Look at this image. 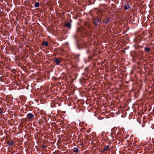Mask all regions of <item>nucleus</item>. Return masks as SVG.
<instances>
[{
  "mask_svg": "<svg viewBox=\"0 0 154 154\" xmlns=\"http://www.w3.org/2000/svg\"><path fill=\"white\" fill-rule=\"evenodd\" d=\"M93 23L95 26L99 25L100 23H102L101 21L98 18H94L92 19Z\"/></svg>",
  "mask_w": 154,
  "mask_h": 154,
  "instance_id": "1",
  "label": "nucleus"
},
{
  "mask_svg": "<svg viewBox=\"0 0 154 154\" xmlns=\"http://www.w3.org/2000/svg\"><path fill=\"white\" fill-rule=\"evenodd\" d=\"M61 61L58 58H55L53 61V63L55 65H60Z\"/></svg>",
  "mask_w": 154,
  "mask_h": 154,
  "instance_id": "2",
  "label": "nucleus"
},
{
  "mask_svg": "<svg viewBox=\"0 0 154 154\" xmlns=\"http://www.w3.org/2000/svg\"><path fill=\"white\" fill-rule=\"evenodd\" d=\"M87 29L86 27L78 28L77 29V32H80L82 34L83 33V31H86Z\"/></svg>",
  "mask_w": 154,
  "mask_h": 154,
  "instance_id": "3",
  "label": "nucleus"
},
{
  "mask_svg": "<svg viewBox=\"0 0 154 154\" xmlns=\"http://www.w3.org/2000/svg\"><path fill=\"white\" fill-rule=\"evenodd\" d=\"M34 117V115L31 113H29L27 115L26 118L28 120H30Z\"/></svg>",
  "mask_w": 154,
  "mask_h": 154,
  "instance_id": "4",
  "label": "nucleus"
},
{
  "mask_svg": "<svg viewBox=\"0 0 154 154\" xmlns=\"http://www.w3.org/2000/svg\"><path fill=\"white\" fill-rule=\"evenodd\" d=\"M146 46L144 48V51L146 53H148L149 51H151L150 48L149 47L147 44H146Z\"/></svg>",
  "mask_w": 154,
  "mask_h": 154,
  "instance_id": "5",
  "label": "nucleus"
},
{
  "mask_svg": "<svg viewBox=\"0 0 154 154\" xmlns=\"http://www.w3.org/2000/svg\"><path fill=\"white\" fill-rule=\"evenodd\" d=\"M111 148L109 147L108 145H106L105 147L103 149V150L102 151V152H105L106 151H110Z\"/></svg>",
  "mask_w": 154,
  "mask_h": 154,
  "instance_id": "6",
  "label": "nucleus"
},
{
  "mask_svg": "<svg viewBox=\"0 0 154 154\" xmlns=\"http://www.w3.org/2000/svg\"><path fill=\"white\" fill-rule=\"evenodd\" d=\"M7 143L9 146H11L14 145V141L13 140H11V141L9 140H8L6 142Z\"/></svg>",
  "mask_w": 154,
  "mask_h": 154,
  "instance_id": "7",
  "label": "nucleus"
},
{
  "mask_svg": "<svg viewBox=\"0 0 154 154\" xmlns=\"http://www.w3.org/2000/svg\"><path fill=\"white\" fill-rule=\"evenodd\" d=\"M65 26L69 28L70 29L71 28V23L70 22H66L65 23Z\"/></svg>",
  "mask_w": 154,
  "mask_h": 154,
  "instance_id": "8",
  "label": "nucleus"
},
{
  "mask_svg": "<svg viewBox=\"0 0 154 154\" xmlns=\"http://www.w3.org/2000/svg\"><path fill=\"white\" fill-rule=\"evenodd\" d=\"M91 34V32L89 31H83V33L82 34L83 35H87L89 36Z\"/></svg>",
  "mask_w": 154,
  "mask_h": 154,
  "instance_id": "9",
  "label": "nucleus"
},
{
  "mask_svg": "<svg viewBox=\"0 0 154 154\" xmlns=\"http://www.w3.org/2000/svg\"><path fill=\"white\" fill-rule=\"evenodd\" d=\"M109 21V18H106L105 19L103 20V23L107 24Z\"/></svg>",
  "mask_w": 154,
  "mask_h": 154,
  "instance_id": "10",
  "label": "nucleus"
},
{
  "mask_svg": "<svg viewBox=\"0 0 154 154\" xmlns=\"http://www.w3.org/2000/svg\"><path fill=\"white\" fill-rule=\"evenodd\" d=\"M130 8V5L128 4L127 5H125L124 6V8L125 10L129 9Z\"/></svg>",
  "mask_w": 154,
  "mask_h": 154,
  "instance_id": "11",
  "label": "nucleus"
},
{
  "mask_svg": "<svg viewBox=\"0 0 154 154\" xmlns=\"http://www.w3.org/2000/svg\"><path fill=\"white\" fill-rule=\"evenodd\" d=\"M77 35H75L73 36V38L74 40H75L76 43H77L78 42V40L77 39Z\"/></svg>",
  "mask_w": 154,
  "mask_h": 154,
  "instance_id": "12",
  "label": "nucleus"
},
{
  "mask_svg": "<svg viewBox=\"0 0 154 154\" xmlns=\"http://www.w3.org/2000/svg\"><path fill=\"white\" fill-rule=\"evenodd\" d=\"M48 44V42H46V41H44L42 43V45H45V46H47Z\"/></svg>",
  "mask_w": 154,
  "mask_h": 154,
  "instance_id": "13",
  "label": "nucleus"
},
{
  "mask_svg": "<svg viewBox=\"0 0 154 154\" xmlns=\"http://www.w3.org/2000/svg\"><path fill=\"white\" fill-rule=\"evenodd\" d=\"M73 152L76 153H78L79 152V149L77 148H74L73 149Z\"/></svg>",
  "mask_w": 154,
  "mask_h": 154,
  "instance_id": "14",
  "label": "nucleus"
},
{
  "mask_svg": "<svg viewBox=\"0 0 154 154\" xmlns=\"http://www.w3.org/2000/svg\"><path fill=\"white\" fill-rule=\"evenodd\" d=\"M40 5L39 3L38 2H36L34 5V6L35 8H37Z\"/></svg>",
  "mask_w": 154,
  "mask_h": 154,
  "instance_id": "15",
  "label": "nucleus"
},
{
  "mask_svg": "<svg viewBox=\"0 0 154 154\" xmlns=\"http://www.w3.org/2000/svg\"><path fill=\"white\" fill-rule=\"evenodd\" d=\"M93 57V56L91 55L88 56V61H89L91 59H92Z\"/></svg>",
  "mask_w": 154,
  "mask_h": 154,
  "instance_id": "16",
  "label": "nucleus"
},
{
  "mask_svg": "<svg viewBox=\"0 0 154 154\" xmlns=\"http://www.w3.org/2000/svg\"><path fill=\"white\" fill-rule=\"evenodd\" d=\"M3 112L2 109L1 108H0V114H1Z\"/></svg>",
  "mask_w": 154,
  "mask_h": 154,
  "instance_id": "17",
  "label": "nucleus"
},
{
  "mask_svg": "<svg viewBox=\"0 0 154 154\" xmlns=\"http://www.w3.org/2000/svg\"><path fill=\"white\" fill-rule=\"evenodd\" d=\"M84 46H85L84 47H83L82 48L84 49V48H85L87 46V45H86V43H85L84 44Z\"/></svg>",
  "mask_w": 154,
  "mask_h": 154,
  "instance_id": "18",
  "label": "nucleus"
},
{
  "mask_svg": "<svg viewBox=\"0 0 154 154\" xmlns=\"http://www.w3.org/2000/svg\"><path fill=\"white\" fill-rule=\"evenodd\" d=\"M90 51L89 49H87L86 52L87 54H88L90 52Z\"/></svg>",
  "mask_w": 154,
  "mask_h": 154,
  "instance_id": "19",
  "label": "nucleus"
},
{
  "mask_svg": "<svg viewBox=\"0 0 154 154\" xmlns=\"http://www.w3.org/2000/svg\"><path fill=\"white\" fill-rule=\"evenodd\" d=\"M85 26L88 27V24L87 23H85Z\"/></svg>",
  "mask_w": 154,
  "mask_h": 154,
  "instance_id": "20",
  "label": "nucleus"
},
{
  "mask_svg": "<svg viewBox=\"0 0 154 154\" xmlns=\"http://www.w3.org/2000/svg\"><path fill=\"white\" fill-rule=\"evenodd\" d=\"M46 147V146L45 145H43L42 146V149H43L45 148Z\"/></svg>",
  "mask_w": 154,
  "mask_h": 154,
  "instance_id": "21",
  "label": "nucleus"
},
{
  "mask_svg": "<svg viewBox=\"0 0 154 154\" xmlns=\"http://www.w3.org/2000/svg\"><path fill=\"white\" fill-rule=\"evenodd\" d=\"M5 137H3L2 138V141H3V140H4V138Z\"/></svg>",
  "mask_w": 154,
  "mask_h": 154,
  "instance_id": "22",
  "label": "nucleus"
},
{
  "mask_svg": "<svg viewBox=\"0 0 154 154\" xmlns=\"http://www.w3.org/2000/svg\"><path fill=\"white\" fill-rule=\"evenodd\" d=\"M62 14H63V15H64V13H62Z\"/></svg>",
  "mask_w": 154,
  "mask_h": 154,
  "instance_id": "23",
  "label": "nucleus"
},
{
  "mask_svg": "<svg viewBox=\"0 0 154 154\" xmlns=\"http://www.w3.org/2000/svg\"><path fill=\"white\" fill-rule=\"evenodd\" d=\"M32 4H34V2H32Z\"/></svg>",
  "mask_w": 154,
  "mask_h": 154,
  "instance_id": "24",
  "label": "nucleus"
},
{
  "mask_svg": "<svg viewBox=\"0 0 154 154\" xmlns=\"http://www.w3.org/2000/svg\"><path fill=\"white\" fill-rule=\"evenodd\" d=\"M79 55H79V54L78 55V57H79Z\"/></svg>",
  "mask_w": 154,
  "mask_h": 154,
  "instance_id": "25",
  "label": "nucleus"
},
{
  "mask_svg": "<svg viewBox=\"0 0 154 154\" xmlns=\"http://www.w3.org/2000/svg\"><path fill=\"white\" fill-rule=\"evenodd\" d=\"M116 129V128H115L113 129V130H114V129Z\"/></svg>",
  "mask_w": 154,
  "mask_h": 154,
  "instance_id": "26",
  "label": "nucleus"
},
{
  "mask_svg": "<svg viewBox=\"0 0 154 154\" xmlns=\"http://www.w3.org/2000/svg\"><path fill=\"white\" fill-rule=\"evenodd\" d=\"M11 153H12V154H13V153L12 152Z\"/></svg>",
  "mask_w": 154,
  "mask_h": 154,
  "instance_id": "27",
  "label": "nucleus"
}]
</instances>
